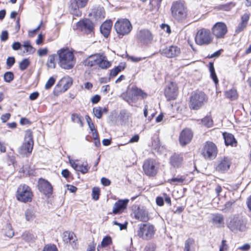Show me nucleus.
Wrapping results in <instances>:
<instances>
[{"mask_svg": "<svg viewBox=\"0 0 251 251\" xmlns=\"http://www.w3.org/2000/svg\"><path fill=\"white\" fill-rule=\"evenodd\" d=\"M183 158L181 154L175 153L170 158L169 163L174 168H180L183 163Z\"/></svg>", "mask_w": 251, "mask_h": 251, "instance_id": "20", "label": "nucleus"}, {"mask_svg": "<svg viewBox=\"0 0 251 251\" xmlns=\"http://www.w3.org/2000/svg\"><path fill=\"white\" fill-rule=\"evenodd\" d=\"M112 243V241L111 237L109 236H106L102 239L100 245H98V250H99V248L100 247H106L108 246L111 245Z\"/></svg>", "mask_w": 251, "mask_h": 251, "instance_id": "34", "label": "nucleus"}, {"mask_svg": "<svg viewBox=\"0 0 251 251\" xmlns=\"http://www.w3.org/2000/svg\"><path fill=\"white\" fill-rule=\"evenodd\" d=\"M135 219L143 222H147L149 220L147 211L143 208L138 207L134 212Z\"/></svg>", "mask_w": 251, "mask_h": 251, "instance_id": "23", "label": "nucleus"}, {"mask_svg": "<svg viewBox=\"0 0 251 251\" xmlns=\"http://www.w3.org/2000/svg\"><path fill=\"white\" fill-rule=\"evenodd\" d=\"M185 180V178L183 176H177L173 177L168 180V182L172 184L177 185L179 183H182Z\"/></svg>", "mask_w": 251, "mask_h": 251, "instance_id": "40", "label": "nucleus"}, {"mask_svg": "<svg viewBox=\"0 0 251 251\" xmlns=\"http://www.w3.org/2000/svg\"><path fill=\"white\" fill-rule=\"evenodd\" d=\"M226 240H223L222 245L221 246V251H227L228 248L227 245L226 244Z\"/></svg>", "mask_w": 251, "mask_h": 251, "instance_id": "64", "label": "nucleus"}, {"mask_svg": "<svg viewBox=\"0 0 251 251\" xmlns=\"http://www.w3.org/2000/svg\"><path fill=\"white\" fill-rule=\"evenodd\" d=\"M111 65V62L108 61L106 56L104 55L103 53H100L98 65L99 67L102 69H106Z\"/></svg>", "mask_w": 251, "mask_h": 251, "instance_id": "27", "label": "nucleus"}, {"mask_svg": "<svg viewBox=\"0 0 251 251\" xmlns=\"http://www.w3.org/2000/svg\"><path fill=\"white\" fill-rule=\"evenodd\" d=\"M29 60L27 58H25L20 62L19 68L21 71L25 70L29 65Z\"/></svg>", "mask_w": 251, "mask_h": 251, "instance_id": "44", "label": "nucleus"}, {"mask_svg": "<svg viewBox=\"0 0 251 251\" xmlns=\"http://www.w3.org/2000/svg\"><path fill=\"white\" fill-rule=\"evenodd\" d=\"M101 183L103 185L107 186L110 184L111 181L108 178L103 177L101 178Z\"/></svg>", "mask_w": 251, "mask_h": 251, "instance_id": "61", "label": "nucleus"}, {"mask_svg": "<svg viewBox=\"0 0 251 251\" xmlns=\"http://www.w3.org/2000/svg\"><path fill=\"white\" fill-rule=\"evenodd\" d=\"M33 146L32 136L29 133L25 137L24 143L19 148L18 152L23 157H28L32 151Z\"/></svg>", "mask_w": 251, "mask_h": 251, "instance_id": "10", "label": "nucleus"}, {"mask_svg": "<svg viewBox=\"0 0 251 251\" xmlns=\"http://www.w3.org/2000/svg\"><path fill=\"white\" fill-rule=\"evenodd\" d=\"M22 45L19 42H15L13 43L12 46V49L14 50H18L21 48Z\"/></svg>", "mask_w": 251, "mask_h": 251, "instance_id": "62", "label": "nucleus"}, {"mask_svg": "<svg viewBox=\"0 0 251 251\" xmlns=\"http://www.w3.org/2000/svg\"><path fill=\"white\" fill-rule=\"evenodd\" d=\"M211 221L214 225H219L220 224V215L219 214H212Z\"/></svg>", "mask_w": 251, "mask_h": 251, "instance_id": "51", "label": "nucleus"}, {"mask_svg": "<svg viewBox=\"0 0 251 251\" xmlns=\"http://www.w3.org/2000/svg\"><path fill=\"white\" fill-rule=\"evenodd\" d=\"M171 15L178 23H184L188 18V10L184 1L177 0L172 3L171 7Z\"/></svg>", "mask_w": 251, "mask_h": 251, "instance_id": "1", "label": "nucleus"}, {"mask_svg": "<svg viewBox=\"0 0 251 251\" xmlns=\"http://www.w3.org/2000/svg\"><path fill=\"white\" fill-rule=\"evenodd\" d=\"M132 95L134 97H140L144 99L147 97L148 94L144 92L142 89L137 87H132L131 88Z\"/></svg>", "mask_w": 251, "mask_h": 251, "instance_id": "29", "label": "nucleus"}, {"mask_svg": "<svg viewBox=\"0 0 251 251\" xmlns=\"http://www.w3.org/2000/svg\"><path fill=\"white\" fill-rule=\"evenodd\" d=\"M164 95L168 100H175L177 95V87L176 84L171 82L166 88Z\"/></svg>", "mask_w": 251, "mask_h": 251, "instance_id": "16", "label": "nucleus"}, {"mask_svg": "<svg viewBox=\"0 0 251 251\" xmlns=\"http://www.w3.org/2000/svg\"><path fill=\"white\" fill-rule=\"evenodd\" d=\"M112 25L111 21H106L103 23L100 26V31L105 38H107L109 35Z\"/></svg>", "mask_w": 251, "mask_h": 251, "instance_id": "25", "label": "nucleus"}, {"mask_svg": "<svg viewBox=\"0 0 251 251\" xmlns=\"http://www.w3.org/2000/svg\"><path fill=\"white\" fill-rule=\"evenodd\" d=\"M62 239L65 243H70L74 249L76 248L77 240L74 232L69 231H64Z\"/></svg>", "mask_w": 251, "mask_h": 251, "instance_id": "19", "label": "nucleus"}, {"mask_svg": "<svg viewBox=\"0 0 251 251\" xmlns=\"http://www.w3.org/2000/svg\"><path fill=\"white\" fill-rule=\"evenodd\" d=\"M163 55L168 58H173L177 56L180 53V49L176 46H171L160 50Z\"/></svg>", "mask_w": 251, "mask_h": 251, "instance_id": "18", "label": "nucleus"}, {"mask_svg": "<svg viewBox=\"0 0 251 251\" xmlns=\"http://www.w3.org/2000/svg\"><path fill=\"white\" fill-rule=\"evenodd\" d=\"M130 116L129 112L126 110H122L120 113V119L124 122L128 121L129 117Z\"/></svg>", "mask_w": 251, "mask_h": 251, "instance_id": "41", "label": "nucleus"}, {"mask_svg": "<svg viewBox=\"0 0 251 251\" xmlns=\"http://www.w3.org/2000/svg\"><path fill=\"white\" fill-rule=\"evenodd\" d=\"M137 38L141 43L148 44L152 41L153 35L148 29H142L137 34Z\"/></svg>", "mask_w": 251, "mask_h": 251, "instance_id": "15", "label": "nucleus"}, {"mask_svg": "<svg viewBox=\"0 0 251 251\" xmlns=\"http://www.w3.org/2000/svg\"><path fill=\"white\" fill-rule=\"evenodd\" d=\"M82 119L83 118L77 114L74 113L71 115L72 121L74 123L79 124L80 126H83Z\"/></svg>", "mask_w": 251, "mask_h": 251, "instance_id": "37", "label": "nucleus"}, {"mask_svg": "<svg viewBox=\"0 0 251 251\" xmlns=\"http://www.w3.org/2000/svg\"><path fill=\"white\" fill-rule=\"evenodd\" d=\"M38 55L40 56H44L46 55L48 53V50L47 48L41 49L38 50Z\"/></svg>", "mask_w": 251, "mask_h": 251, "instance_id": "58", "label": "nucleus"}, {"mask_svg": "<svg viewBox=\"0 0 251 251\" xmlns=\"http://www.w3.org/2000/svg\"><path fill=\"white\" fill-rule=\"evenodd\" d=\"M250 19V14L248 13H244L241 18L242 23L248 24V22Z\"/></svg>", "mask_w": 251, "mask_h": 251, "instance_id": "56", "label": "nucleus"}, {"mask_svg": "<svg viewBox=\"0 0 251 251\" xmlns=\"http://www.w3.org/2000/svg\"><path fill=\"white\" fill-rule=\"evenodd\" d=\"M100 100V96L99 95H95L92 98L91 102L94 104H96L99 102Z\"/></svg>", "mask_w": 251, "mask_h": 251, "instance_id": "63", "label": "nucleus"}, {"mask_svg": "<svg viewBox=\"0 0 251 251\" xmlns=\"http://www.w3.org/2000/svg\"><path fill=\"white\" fill-rule=\"evenodd\" d=\"M128 201V199L120 200L116 201L113 206V213L114 214L122 213L126 208Z\"/></svg>", "mask_w": 251, "mask_h": 251, "instance_id": "21", "label": "nucleus"}, {"mask_svg": "<svg viewBox=\"0 0 251 251\" xmlns=\"http://www.w3.org/2000/svg\"><path fill=\"white\" fill-rule=\"evenodd\" d=\"M14 78V75L12 72H6L3 75L4 80L8 83H10Z\"/></svg>", "mask_w": 251, "mask_h": 251, "instance_id": "42", "label": "nucleus"}, {"mask_svg": "<svg viewBox=\"0 0 251 251\" xmlns=\"http://www.w3.org/2000/svg\"><path fill=\"white\" fill-rule=\"evenodd\" d=\"M33 193L31 188L26 184L20 185L17 190L16 198L20 201L23 202H30L32 201Z\"/></svg>", "mask_w": 251, "mask_h": 251, "instance_id": "6", "label": "nucleus"}, {"mask_svg": "<svg viewBox=\"0 0 251 251\" xmlns=\"http://www.w3.org/2000/svg\"><path fill=\"white\" fill-rule=\"evenodd\" d=\"M212 37L209 29L202 28L199 30L195 37V42L197 45H207L212 41Z\"/></svg>", "mask_w": 251, "mask_h": 251, "instance_id": "9", "label": "nucleus"}, {"mask_svg": "<svg viewBox=\"0 0 251 251\" xmlns=\"http://www.w3.org/2000/svg\"><path fill=\"white\" fill-rule=\"evenodd\" d=\"M125 68V65L121 63L118 66L115 68L112 69L110 71V76L115 77L120 72L123 70Z\"/></svg>", "mask_w": 251, "mask_h": 251, "instance_id": "32", "label": "nucleus"}, {"mask_svg": "<svg viewBox=\"0 0 251 251\" xmlns=\"http://www.w3.org/2000/svg\"><path fill=\"white\" fill-rule=\"evenodd\" d=\"M93 112L95 116L98 118L100 119L102 117V108L100 107H95L93 108Z\"/></svg>", "mask_w": 251, "mask_h": 251, "instance_id": "49", "label": "nucleus"}, {"mask_svg": "<svg viewBox=\"0 0 251 251\" xmlns=\"http://www.w3.org/2000/svg\"><path fill=\"white\" fill-rule=\"evenodd\" d=\"M86 120L91 131L96 130L94 123L92 122V120L89 116H86Z\"/></svg>", "mask_w": 251, "mask_h": 251, "instance_id": "53", "label": "nucleus"}, {"mask_svg": "<svg viewBox=\"0 0 251 251\" xmlns=\"http://www.w3.org/2000/svg\"><path fill=\"white\" fill-rule=\"evenodd\" d=\"M212 32L217 38H220V22H217L212 28Z\"/></svg>", "mask_w": 251, "mask_h": 251, "instance_id": "43", "label": "nucleus"}, {"mask_svg": "<svg viewBox=\"0 0 251 251\" xmlns=\"http://www.w3.org/2000/svg\"><path fill=\"white\" fill-rule=\"evenodd\" d=\"M247 25L245 23L240 22L238 25L237 27H236L235 32L236 33H239V32L243 30L244 28H245V27L247 26Z\"/></svg>", "mask_w": 251, "mask_h": 251, "instance_id": "54", "label": "nucleus"}, {"mask_svg": "<svg viewBox=\"0 0 251 251\" xmlns=\"http://www.w3.org/2000/svg\"><path fill=\"white\" fill-rule=\"evenodd\" d=\"M202 125L206 127H210L213 125V120L209 116H205L201 120Z\"/></svg>", "mask_w": 251, "mask_h": 251, "instance_id": "38", "label": "nucleus"}, {"mask_svg": "<svg viewBox=\"0 0 251 251\" xmlns=\"http://www.w3.org/2000/svg\"><path fill=\"white\" fill-rule=\"evenodd\" d=\"M57 55L58 57V63L61 68L70 70L74 67L75 64V56L68 49L59 50L57 51Z\"/></svg>", "mask_w": 251, "mask_h": 251, "instance_id": "2", "label": "nucleus"}, {"mask_svg": "<svg viewBox=\"0 0 251 251\" xmlns=\"http://www.w3.org/2000/svg\"><path fill=\"white\" fill-rule=\"evenodd\" d=\"M230 164L231 162L229 159L227 157H225L224 159L221 161V172L228 170Z\"/></svg>", "mask_w": 251, "mask_h": 251, "instance_id": "33", "label": "nucleus"}, {"mask_svg": "<svg viewBox=\"0 0 251 251\" xmlns=\"http://www.w3.org/2000/svg\"><path fill=\"white\" fill-rule=\"evenodd\" d=\"M207 100L206 96L202 92H196L192 93L190 98V108L194 110H198L204 104Z\"/></svg>", "mask_w": 251, "mask_h": 251, "instance_id": "5", "label": "nucleus"}, {"mask_svg": "<svg viewBox=\"0 0 251 251\" xmlns=\"http://www.w3.org/2000/svg\"><path fill=\"white\" fill-rule=\"evenodd\" d=\"M217 154L216 146L212 142H206L201 151V154L205 159H214Z\"/></svg>", "mask_w": 251, "mask_h": 251, "instance_id": "11", "label": "nucleus"}, {"mask_svg": "<svg viewBox=\"0 0 251 251\" xmlns=\"http://www.w3.org/2000/svg\"><path fill=\"white\" fill-rule=\"evenodd\" d=\"M15 62V59L14 57H8L6 60V65L9 68L11 67Z\"/></svg>", "mask_w": 251, "mask_h": 251, "instance_id": "57", "label": "nucleus"}, {"mask_svg": "<svg viewBox=\"0 0 251 251\" xmlns=\"http://www.w3.org/2000/svg\"><path fill=\"white\" fill-rule=\"evenodd\" d=\"M227 227L233 232H243L247 229L246 221L243 217L239 215L229 218L227 221Z\"/></svg>", "mask_w": 251, "mask_h": 251, "instance_id": "3", "label": "nucleus"}, {"mask_svg": "<svg viewBox=\"0 0 251 251\" xmlns=\"http://www.w3.org/2000/svg\"><path fill=\"white\" fill-rule=\"evenodd\" d=\"M209 70L210 73V77L213 79L215 85L217 86L218 84L219 80L216 74L213 62L209 63Z\"/></svg>", "mask_w": 251, "mask_h": 251, "instance_id": "30", "label": "nucleus"}, {"mask_svg": "<svg viewBox=\"0 0 251 251\" xmlns=\"http://www.w3.org/2000/svg\"><path fill=\"white\" fill-rule=\"evenodd\" d=\"M23 240L27 242H34L35 239V236L32 233L29 232H25L22 235Z\"/></svg>", "mask_w": 251, "mask_h": 251, "instance_id": "36", "label": "nucleus"}, {"mask_svg": "<svg viewBox=\"0 0 251 251\" xmlns=\"http://www.w3.org/2000/svg\"><path fill=\"white\" fill-rule=\"evenodd\" d=\"M88 171V168L87 166H83L82 165H79L78 166V168L76 170V171L80 172L82 174H85Z\"/></svg>", "mask_w": 251, "mask_h": 251, "instance_id": "55", "label": "nucleus"}, {"mask_svg": "<svg viewBox=\"0 0 251 251\" xmlns=\"http://www.w3.org/2000/svg\"><path fill=\"white\" fill-rule=\"evenodd\" d=\"M223 136L226 146H230L232 147H235L237 146V141L234 138L233 134L230 133L224 132L223 133Z\"/></svg>", "mask_w": 251, "mask_h": 251, "instance_id": "24", "label": "nucleus"}, {"mask_svg": "<svg viewBox=\"0 0 251 251\" xmlns=\"http://www.w3.org/2000/svg\"><path fill=\"white\" fill-rule=\"evenodd\" d=\"M226 97L231 100H234L238 99V95L235 89L232 88L225 92Z\"/></svg>", "mask_w": 251, "mask_h": 251, "instance_id": "28", "label": "nucleus"}, {"mask_svg": "<svg viewBox=\"0 0 251 251\" xmlns=\"http://www.w3.org/2000/svg\"><path fill=\"white\" fill-rule=\"evenodd\" d=\"M105 11L102 7H97L92 9L90 15L96 21H100L105 17Z\"/></svg>", "mask_w": 251, "mask_h": 251, "instance_id": "22", "label": "nucleus"}, {"mask_svg": "<svg viewBox=\"0 0 251 251\" xmlns=\"http://www.w3.org/2000/svg\"><path fill=\"white\" fill-rule=\"evenodd\" d=\"M57 56V54H52L49 56L48 61L47 62V66L48 68L52 69H54L55 68L56 63L55 62V57Z\"/></svg>", "mask_w": 251, "mask_h": 251, "instance_id": "31", "label": "nucleus"}, {"mask_svg": "<svg viewBox=\"0 0 251 251\" xmlns=\"http://www.w3.org/2000/svg\"><path fill=\"white\" fill-rule=\"evenodd\" d=\"M88 1V0H71L70 5L71 13L77 17L81 16L82 12L80 9L85 7Z\"/></svg>", "mask_w": 251, "mask_h": 251, "instance_id": "12", "label": "nucleus"}, {"mask_svg": "<svg viewBox=\"0 0 251 251\" xmlns=\"http://www.w3.org/2000/svg\"><path fill=\"white\" fill-rule=\"evenodd\" d=\"M227 32V29L226 25L224 23L221 22V38L224 37Z\"/></svg>", "mask_w": 251, "mask_h": 251, "instance_id": "52", "label": "nucleus"}, {"mask_svg": "<svg viewBox=\"0 0 251 251\" xmlns=\"http://www.w3.org/2000/svg\"><path fill=\"white\" fill-rule=\"evenodd\" d=\"M25 217L27 221H32L35 217V212L33 209H28L25 212Z\"/></svg>", "mask_w": 251, "mask_h": 251, "instance_id": "39", "label": "nucleus"}, {"mask_svg": "<svg viewBox=\"0 0 251 251\" xmlns=\"http://www.w3.org/2000/svg\"><path fill=\"white\" fill-rule=\"evenodd\" d=\"M235 4L233 2H229L225 4L221 5V10L228 11L230 10Z\"/></svg>", "mask_w": 251, "mask_h": 251, "instance_id": "45", "label": "nucleus"}, {"mask_svg": "<svg viewBox=\"0 0 251 251\" xmlns=\"http://www.w3.org/2000/svg\"><path fill=\"white\" fill-rule=\"evenodd\" d=\"M43 251H58V250L55 245L48 244L44 247Z\"/></svg>", "mask_w": 251, "mask_h": 251, "instance_id": "50", "label": "nucleus"}, {"mask_svg": "<svg viewBox=\"0 0 251 251\" xmlns=\"http://www.w3.org/2000/svg\"><path fill=\"white\" fill-rule=\"evenodd\" d=\"M113 224L115 225H117V226H119L120 230L125 229H126V228H127V223L122 224H120V223H118L116 221H114L113 222Z\"/></svg>", "mask_w": 251, "mask_h": 251, "instance_id": "60", "label": "nucleus"}, {"mask_svg": "<svg viewBox=\"0 0 251 251\" xmlns=\"http://www.w3.org/2000/svg\"><path fill=\"white\" fill-rule=\"evenodd\" d=\"M8 33L7 31L4 30L2 31L1 35H0V40L2 41H5L8 39Z\"/></svg>", "mask_w": 251, "mask_h": 251, "instance_id": "59", "label": "nucleus"}, {"mask_svg": "<svg viewBox=\"0 0 251 251\" xmlns=\"http://www.w3.org/2000/svg\"><path fill=\"white\" fill-rule=\"evenodd\" d=\"M193 136L191 130L188 128L183 129L180 133L179 141L182 146H185L192 140Z\"/></svg>", "mask_w": 251, "mask_h": 251, "instance_id": "17", "label": "nucleus"}, {"mask_svg": "<svg viewBox=\"0 0 251 251\" xmlns=\"http://www.w3.org/2000/svg\"><path fill=\"white\" fill-rule=\"evenodd\" d=\"M38 187L39 191L48 197L52 193V186L48 180L40 178L38 181Z\"/></svg>", "mask_w": 251, "mask_h": 251, "instance_id": "13", "label": "nucleus"}, {"mask_svg": "<svg viewBox=\"0 0 251 251\" xmlns=\"http://www.w3.org/2000/svg\"><path fill=\"white\" fill-rule=\"evenodd\" d=\"M137 236L144 240L152 239L155 234V227L150 223L140 224L138 225Z\"/></svg>", "mask_w": 251, "mask_h": 251, "instance_id": "4", "label": "nucleus"}, {"mask_svg": "<svg viewBox=\"0 0 251 251\" xmlns=\"http://www.w3.org/2000/svg\"><path fill=\"white\" fill-rule=\"evenodd\" d=\"M25 50V52L28 54H33L35 52V49L31 45L29 41H26L24 42L22 45Z\"/></svg>", "mask_w": 251, "mask_h": 251, "instance_id": "35", "label": "nucleus"}, {"mask_svg": "<svg viewBox=\"0 0 251 251\" xmlns=\"http://www.w3.org/2000/svg\"><path fill=\"white\" fill-rule=\"evenodd\" d=\"M114 29L118 35L125 36L129 34L132 29V25L128 19H122L115 22Z\"/></svg>", "mask_w": 251, "mask_h": 251, "instance_id": "7", "label": "nucleus"}, {"mask_svg": "<svg viewBox=\"0 0 251 251\" xmlns=\"http://www.w3.org/2000/svg\"><path fill=\"white\" fill-rule=\"evenodd\" d=\"M55 79L52 76L50 77L46 82L45 88L46 90L50 89L55 83Z\"/></svg>", "mask_w": 251, "mask_h": 251, "instance_id": "46", "label": "nucleus"}, {"mask_svg": "<svg viewBox=\"0 0 251 251\" xmlns=\"http://www.w3.org/2000/svg\"><path fill=\"white\" fill-rule=\"evenodd\" d=\"M100 190L98 187H94L92 189V197L93 199L97 201L99 199Z\"/></svg>", "mask_w": 251, "mask_h": 251, "instance_id": "48", "label": "nucleus"}, {"mask_svg": "<svg viewBox=\"0 0 251 251\" xmlns=\"http://www.w3.org/2000/svg\"><path fill=\"white\" fill-rule=\"evenodd\" d=\"M76 26L78 29L87 34L93 32L94 28V24L88 19H85L79 21L77 23Z\"/></svg>", "mask_w": 251, "mask_h": 251, "instance_id": "14", "label": "nucleus"}, {"mask_svg": "<svg viewBox=\"0 0 251 251\" xmlns=\"http://www.w3.org/2000/svg\"><path fill=\"white\" fill-rule=\"evenodd\" d=\"M100 55V53L90 55L84 61V66L93 67L96 65H98Z\"/></svg>", "mask_w": 251, "mask_h": 251, "instance_id": "26", "label": "nucleus"}, {"mask_svg": "<svg viewBox=\"0 0 251 251\" xmlns=\"http://www.w3.org/2000/svg\"><path fill=\"white\" fill-rule=\"evenodd\" d=\"M194 241L192 239H188L185 242V247L184 251H193L191 250L190 246L192 245L194 243Z\"/></svg>", "mask_w": 251, "mask_h": 251, "instance_id": "47", "label": "nucleus"}, {"mask_svg": "<svg viewBox=\"0 0 251 251\" xmlns=\"http://www.w3.org/2000/svg\"><path fill=\"white\" fill-rule=\"evenodd\" d=\"M159 164L153 158L145 160L143 164V169L145 174L149 177L155 176L158 171Z\"/></svg>", "mask_w": 251, "mask_h": 251, "instance_id": "8", "label": "nucleus"}]
</instances>
